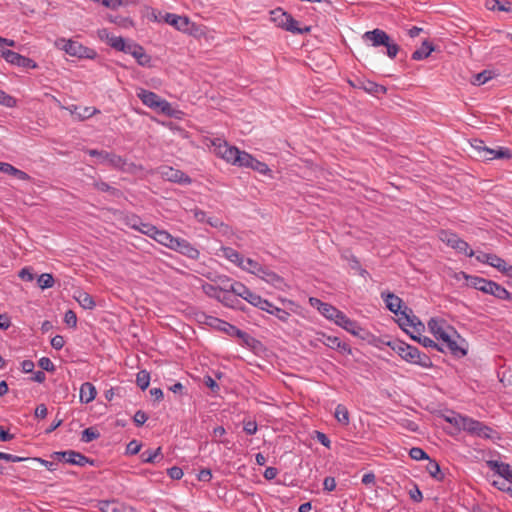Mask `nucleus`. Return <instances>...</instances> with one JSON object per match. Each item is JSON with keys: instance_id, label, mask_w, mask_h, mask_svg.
Listing matches in <instances>:
<instances>
[{"instance_id": "nucleus-1", "label": "nucleus", "mask_w": 512, "mask_h": 512, "mask_svg": "<svg viewBox=\"0 0 512 512\" xmlns=\"http://www.w3.org/2000/svg\"><path fill=\"white\" fill-rule=\"evenodd\" d=\"M462 275L467 282V286L472 287L485 294L494 296L498 300L512 301V294L502 285L493 280H489L479 276L467 275L465 272L455 273V277L459 279Z\"/></svg>"}, {"instance_id": "nucleus-2", "label": "nucleus", "mask_w": 512, "mask_h": 512, "mask_svg": "<svg viewBox=\"0 0 512 512\" xmlns=\"http://www.w3.org/2000/svg\"><path fill=\"white\" fill-rule=\"evenodd\" d=\"M387 345L409 363L417 364L425 368L432 365L430 357L425 353H421L415 346H411L400 340L389 341Z\"/></svg>"}, {"instance_id": "nucleus-3", "label": "nucleus", "mask_w": 512, "mask_h": 512, "mask_svg": "<svg viewBox=\"0 0 512 512\" xmlns=\"http://www.w3.org/2000/svg\"><path fill=\"white\" fill-rule=\"evenodd\" d=\"M471 147L479 158L486 161L512 158V151L509 148L498 146L496 149H492L487 147L484 141L480 139H474L471 142Z\"/></svg>"}, {"instance_id": "nucleus-4", "label": "nucleus", "mask_w": 512, "mask_h": 512, "mask_svg": "<svg viewBox=\"0 0 512 512\" xmlns=\"http://www.w3.org/2000/svg\"><path fill=\"white\" fill-rule=\"evenodd\" d=\"M137 97L147 107L160 111L161 113L167 116H172L173 109L171 107V104L166 100L162 99L156 93L141 88L137 92Z\"/></svg>"}, {"instance_id": "nucleus-5", "label": "nucleus", "mask_w": 512, "mask_h": 512, "mask_svg": "<svg viewBox=\"0 0 512 512\" xmlns=\"http://www.w3.org/2000/svg\"><path fill=\"white\" fill-rule=\"evenodd\" d=\"M57 45L73 57L94 59L97 56L94 49L85 47L78 41L59 39Z\"/></svg>"}, {"instance_id": "nucleus-6", "label": "nucleus", "mask_w": 512, "mask_h": 512, "mask_svg": "<svg viewBox=\"0 0 512 512\" xmlns=\"http://www.w3.org/2000/svg\"><path fill=\"white\" fill-rule=\"evenodd\" d=\"M52 457L58 461H63L65 463L77 465L80 467H83L86 464L94 465L93 459H90L82 453L74 450L54 452Z\"/></svg>"}, {"instance_id": "nucleus-7", "label": "nucleus", "mask_w": 512, "mask_h": 512, "mask_svg": "<svg viewBox=\"0 0 512 512\" xmlns=\"http://www.w3.org/2000/svg\"><path fill=\"white\" fill-rule=\"evenodd\" d=\"M164 21L176 28L178 31L188 33L190 35H195L197 31L196 25L190 21V19L186 16H180L173 13H166L164 16Z\"/></svg>"}, {"instance_id": "nucleus-8", "label": "nucleus", "mask_w": 512, "mask_h": 512, "mask_svg": "<svg viewBox=\"0 0 512 512\" xmlns=\"http://www.w3.org/2000/svg\"><path fill=\"white\" fill-rule=\"evenodd\" d=\"M0 56L4 58L8 63L18 67H23L26 69H35L38 67L37 63L31 58L25 57L9 49L0 50Z\"/></svg>"}, {"instance_id": "nucleus-9", "label": "nucleus", "mask_w": 512, "mask_h": 512, "mask_svg": "<svg viewBox=\"0 0 512 512\" xmlns=\"http://www.w3.org/2000/svg\"><path fill=\"white\" fill-rule=\"evenodd\" d=\"M348 83L351 87L361 89L366 93L374 96H377L379 94H385L387 92L385 86L380 85L366 78L357 77L353 80H348Z\"/></svg>"}, {"instance_id": "nucleus-10", "label": "nucleus", "mask_w": 512, "mask_h": 512, "mask_svg": "<svg viewBox=\"0 0 512 512\" xmlns=\"http://www.w3.org/2000/svg\"><path fill=\"white\" fill-rule=\"evenodd\" d=\"M468 342L450 326V354L456 358H462L468 353Z\"/></svg>"}, {"instance_id": "nucleus-11", "label": "nucleus", "mask_w": 512, "mask_h": 512, "mask_svg": "<svg viewBox=\"0 0 512 512\" xmlns=\"http://www.w3.org/2000/svg\"><path fill=\"white\" fill-rule=\"evenodd\" d=\"M159 173L163 179L182 185L191 184L192 179L179 169H175L171 166H162L159 168Z\"/></svg>"}, {"instance_id": "nucleus-12", "label": "nucleus", "mask_w": 512, "mask_h": 512, "mask_svg": "<svg viewBox=\"0 0 512 512\" xmlns=\"http://www.w3.org/2000/svg\"><path fill=\"white\" fill-rule=\"evenodd\" d=\"M100 163H108L112 168L123 172H130L135 167L134 163H128L122 156L108 151H104Z\"/></svg>"}, {"instance_id": "nucleus-13", "label": "nucleus", "mask_w": 512, "mask_h": 512, "mask_svg": "<svg viewBox=\"0 0 512 512\" xmlns=\"http://www.w3.org/2000/svg\"><path fill=\"white\" fill-rule=\"evenodd\" d=\"M171 250L176 251L192 260H198L200 257V251L188 240L180 237H176Z\"/></svg>"}, {"instance_id": "nucleus-14", "label": "nucleus", "mask_w": 512, "mask_h": 512, "mask_svg": "<svg viewBox=\"0 0 512 512\" xmlns=\"http://www.w3.org/2000/svg\"><path fill=\"white\" fill-rule=\"evenodd\" d=\"M126 54L132 55L137 63L143 67H149L151 63V57L145 52L144 48L134 41H129L124 51Z\"/></svg>"}, {"instance_id": "nucleus-15", "label": "nucleus", "mask_w": 512, "mask_h": 512, "mask_svg": "<svg viewBox=\"0 0 512 512\" xmlns=\"http://www.w3.org/2000/svg\"><path fill=\"white\" fill-rule=\"evenodd\" d=\"M399 326L405 330V327H413L416 331H420V329H424V325L421 321L413 315V311L408 306H404L401 311V316L398 318Z\"/></svg>"}, {"instance_id": "nucleus-16", "label": "nucleus", "mask_w": 512, "mask_h": 512, "mask_svg": "<svg viewBox=\"0 0 512 512\" xmlns=\"http://www.w3.org/2000/svg\"><path fill=\"white\" fill-rule=\"evenodd\" d=\"M399 326L405 330V327H413L416 331H420V329H424V325L421 321L413 315V311L408 306H404L401 311V316L398 318Z\"/></svg>"}, {"instance_id": "nucleus-17", "label": "nucleus", "mask_w": 512, "mask_h": 512, "mask_svg": "<svg viewBox=\"0 0 512 512\" xmlns=\"http://www.w3.org/2000/svg\"><path fill=\"white\" fill-rule=\"evenodd\" d=\"M450 425L454 426L458 430L469 432L470 430L474 429L473 425L477 426L478 424L477 420L462 416L461 414L454 411H450Z\"/></svg>"}, {"instance_id": "nucleus-18", "label": "nucleus", "mask_w": 512, "mask_h": 512, "mask_svg": "<svg viewBox=\"0 0 512 512\" xmlns=\"http://www.w3.org/2000/svg\"><path fill=\"white\" fill-rule=\"evenodd\" d=\"M381 297L384 300L386 307L389 311H391L395 315L401 316V311L403 310L404 306H402L403 301L400 297L391 292H382Z\"/></svg>"}, {"instance_id": "nucleus-19", "label": "nucleus", "mask_w": 512, "mask_h": 512, "mask_svg": "<svg viewBox=\"0 0 512 512\" xmlns=\"http://www.w3.org/2000/svg\"><path fill=\"white\" fill-rule=\"evenodd\" d=\"M450 247L466 257L475 255V252L470 248L469 244L454 233H450Z\"/></svg>"}, {"instance_id": "nucleus-20", "label": "nucleus", "mask_w": 512, "mask_h": 512, "mask_svg": "<svg viewBox=\"0 0 512 512\" xmlns=\"http://www.w3.org/2000/svg\"><path fill=\"white\" fill-rule=\"evenodd\" d=\"M363 37L364 39L371 41L372 45L375 47L385 46L388 44V41H390V36L385 31L378 28L372 31H367Z\"/></svg>"}, {"instance_id": "nucleus-21", "label": "nucleus", "mask_w": 512, "mask_h": 512, "mask_svg": "<svg viewBox=\"0 0 512 512\" xmlns=\"http://www.w3.org/2000/svg\"><path fill=\"white\" fill-rule=\"evenodd\" d=\"M218 293L220 294L217 296V300L226 307L243 310V308L239 306V304H241L240 300L229 290L227 286L222 288Z\"/></svg>"}, {"instance_id": "nucleus-22", "label": "nucleus", "mask_w": 512, "mask_h": 512, "mask_svg": "<svg viewBox=\"0 0 512 512\" xmlns=\"http://www.w3.org/2000/svg\"><path fill=\"white\" fill-rule=\"evenodd\" d=\"M150 238L155 240L157 243L171 249L174 245V241L176 237L172 236L168 231L159 229L157 227L154 228Z\"/></svg>"}, {"instance_id": "nucleus-23", "label": "nucleus", "mask_w": 512, "mask_h": 512, "mask_svg": "<svg viewBox=\"0 0 512 512\" xmlns=\"http://www.w3.org/2000/svg\"><path fill=\"white\" fill-rule=\"evenodd\" d=\"M341 328L345 329L347 332L351 333L354 336H357L363 340H365L368 336V331L362 328L358 322L346 318V320L342 323Z\"/></svg>"}, {"instance_id": "nucleus-24", "label": "nucleus", "mask_w": 512, "mask_h": 512, "mask_svg": "<svg viewBox=\"0 0 512 512\" xmlns=\"http://www.w3.org/2000/svg\"><path fill=\"white\" fill-rule=\"evenodd\" d=\"M488 467L499 474L503 479L510 480L512 478V468L509 464L499 462L497 460H490L487 462Z\"/></svg>"}, {"instance_id": "nucleus-25", "label": "nucleus", "mask_w": 512, "mask_h": 512, "mask_svg": "<svg viewBox=\"0 0 512 512\" xmlns=\"http://www.w3.org/2000/svg\"><path fill=\"white\" fill-rule=\"evenodd\" d=\"M258 276L276 288L281 287V285L284 283V279L281 276L263 266L262 271H260V275Z\"/></svg>"}, {"instance_id": "nucleus-26", "label": "nucleus", "mask_w": 512, "mask_h": 512, "mask_svg": "<svg viewBox=\"0 0 512 512\" xmlns=\"http://www.w3.org/2000/svg\"><path fill=\"white\" fill-rule=\"evenodd\" d=\"M97 395L95 386L90 382H85L80 387V401L88 404L92 402Z\"/></svg>"}, {"instance_id": "nucleus-27", "label": "nucleus", "mask_w": 512, "mask_h": 512, "mask_svg": "<svg viewBox=\"0 0 512 512\" xmlns=\"http://www.w3.org/2000/svg\"><path fill=\"white\" fill-rule=\"evenodd\" d=\"M428 328L437 339L443 340L448 345V332L443 329L439 320L431 318L428 322Z\"/></svg>"}, {"instance_id": "nucleus-28", "label": "nucleus", "mask_w": 512, "mask_h": 512, "mask_svg": "<svg viewBox=\"0 0 512 512\" xmlns=\"http://www.w3.org/2000/svg\"><path fill=\"white\" fill-rule=\"evenodd\" d=\"M0 172L9 174V175H13L16 178L23 180V181L30 180V176L26 172L14 167L13 165L6 163V162H0Z\"/></svg>"}, {"instance_id": "nucleus-29", "label": "nucleus", "mask_w": 512, "mask_h": 512, "mask_svg": "<svg viewBox=\"0 0 512 512\" xmlns=\"http://www.w3.org/2000/svg\"><path fill=\"white\" fill-rule=\"evenodd\" d=\"M267 304H268L269 306H268V307H267V306H262L261 310L266 311L267 313H269V314H271V315H274V316H275V317H277L281 322L286 323V322L289 320V318H290L291 314H290L288 311H286V310H284V309H282V308H279V307L275 306L274 304H272V303H271V302H269L268 300H267Z\"/></svg>"}, {"instance_id": "nucleus-30", "label": "nucleus", "mask_w": 512, "mask_h": 512, "mask_svg": "<svg viewBox=\"0 0 512 512\" xmlns=\"http://www.w3.org/2000/svg\"><path fill=\"white\" fill-rule=\"evenodd\" d=\"M221 251L226 259L236 264L240 268L244 267V257L238 251L231 247H222Z\"/></svg>"}, {"instance_id": "nucleus-31", "label": "nucleus", "mask_w": 512, "mask_h": 512, "mask_svg": "<svg viewBox=\"0 0 512 512\" xmlns=\"http://www.w3.org/2000/svg\"><path fill=\"white\" fill-rule=\"evenodd\" d=\"M432 51H434L432 43L425 40L423 41L421 47H419L412 53L411 58L415 61L423 60L427 58L432 53Z\"/></svg>"}, {"instance_id": "nucleus-32", "label": "nucleus", "mask_w": 512, "mask_h": 512, "mask_svg": "<svg viewBox=\"0 0 512 512\" xmlns=\"http://www.w3.org/2000/svg\"><path fill=\"white\" fill-rule=\"evenodd\" d=\"M211 327L216 330L222 331L232 337L234 336L236 330L238 329L236 326H234L222 319H219L217 317H215V319L212 320Z\"/></svg>"}, {"instance_id": "nucleus-33", "label": "nucleus", "mask_w": 512, "mask_h": 512, "mask_svg": "<svg viewBox=\"0 0 512 512\" xmlns=\"http://www.w3.org/2000/svg\"><path fill=\"white\" fill-rule=\"evenodd\" d=\"M324 344L326 346H328L329 348H331V349H337V350H340V351H343V352H347L348 354L351 353L350 346L347 343L342 342L336 336H327L326 340L324 341Z\"/></svg>"}, {"instance_id": "nucleus-34", "label": "nucleus", "mask_w": 512, "mask_h": 512, "mask_svg": "<svg viewBox=\"0 0 512 512\" xmlns=\"http://www.w3.org/2000/svg\"><path fill=\"white\" fill-rule=\"evenodd\" d=\"M101 512H123V505L116 500H102L98 503Z\"/></svg>"}, {"instance_id": "nucleus-35", "label": "nucleus", "mask_w": 512, "mask_h": 512, "mask_svg": "<svg viewBox=\"0 0 512 512\" xmlns=\"http://www.w3.org/2000/svg\"><path fill=\"white\" fill-rule=\"evenodd\" d=\"M428 464L426 466L427 472L430 474L431 477L438 481H443L445 478V473L441 471L440 465L437 461L431 459L429 457Z\"/></svg>"}, {"instance_id": "nucleus-36", "label": "nucleus", "mask_w": 512, "mask_h": 512, "mask_svg": "<svg viewBox=\"0 0 512 512\" xmlns=\"http://www.w3.org/2000/svg\"><path fill=\"white\" fill-rule=\"evenodd\" d=\"M285 30L294 34H306L311 30L310 26L299 27V22L295 20L291 15L289 16L285 25Z\"/></svg>"}, {"instance_id": "nucleus-37", "label": "nucleus", "mask_w": 512, "mask_h": 512, "mask_svg": "<svg viewBox=\"0 0 512 512\" xmlns=\"http://www.w3.org/2000/svg\"><path fill=\"white\" fill-rule=\"evenodd\" d=\"M485 6L492 11L509 12L512 10V3L509 1L500 2L499 0H487Z\"/></svg>"}, {"instance_id": "nucleus-38", "label": "nucleus", "mask_w": 512, "mask_h": 512, "mask_svg": "<svg viewBox=\"0 0 512 512\" xmlns=\"http://www.w3.org/2000/svg\"><path fill=\"white\" fill-rule=\"evenodd\" d=\"M495 76V73L491 70H483L480 73L474 74L471 77V83L476 86H480L491 80Z\"/></svg>"}, {"instance_id": "nucleus-39", "label": "nucleus", "mask_w": 512, "mask_h": 512, "mask_svg": "<svg viewBox=\"0 0 512 512\" xmlns=\"http://www.w3.org/2000/svg\"><path fill=\"white\" fill-rule=\"evenodd\" d=\"M488 265L496 268L499 272L505 273L507 268H509L510 265H507L506 261L502 259L501 257L497 256L496 254L489 255L488 258Z\"/></svg>"}, {"instance_id": "nucleus-40", "label": "nucleus", "mask_w": 512, "mask_h": 512, "mask_svg": "<svg viewBox=\"0 0 512 512\" xmlns=\"http://www.w3.org/2000/svg\"><path fill=\"white\" fill-rule=\"evenodd\" d=\"M335 418L343 426H347L350 422L348 409L343 404H338L335 408Z\"/></svg>"}, {"instance_id": "nucleus-41", "label": "nucleus", "mask_w": 512, "mask_h": 512, "mask_svg": "<svg viewBox=\"0 0 512 512\" xmlns=\"http://www.w3.org/2000/svg\"><path fill=\"white\" fill-rule=\"evenodd\" d=\"M211 146L214 149V153L220 158H222L226 154L228 147H230L227 141L222 140L220 138L213 139L211 141Z\"/></svg>"}, {"instance_id": "nucleus-42", "label": "nucleus", "mask_w": 512, "mask_h": 512, "mask_svg": "<svg viewBox=\"0 0 512 512\" xmlns=\"http://www.w3.org/2000/svg\"><path fill=\"white\" fill-rule=\"evenodd\" d=\"M161 447L155 450L147 449L140 454L141 461L143 463H155L158 456H161Z\"/></svg>"}, {"instance_id": "nucleus-43", "label": "nucleus", "mask_w": 512, "mask_h": 512, "mask_svg": "<svg viewBox=\"0 0 512 512\" xmlns=\"http://www.w3.org/2000/svg\"><path fill=\"white\" fill-rule=\"evenodd\" d=\"M75 298L84 309H93L96 305L93 297L86 292H79V295Z\"/></svg>"}, {"instance_id": "nucleus-44", "label": "nucleus", "mask_w": 512, "mask_h": 512, "mask_svg": "<svg viewBox=\"0 0 512 512\" xmlns=\"http://www.w3.org/2000/svg\"><path fill=\"white\" fill-rule=\"evenodd\" d=\"M477 424V426L473 425L474 429L470 430L469 433L483 438H491V433L493 432V429L479 421H477Z\"/></svg>"}, {"instance_id": "nucleus-45", "label": "nucleus", "mask_w": 512, "mask_h": 512, "mask_svg": "<svg viewBox=\"0 0 512 512\" xmlns=\"http://www.w3.org/2000/svg\"><path fill=\"white\" fill-rule=\"evenodd\" d=\"M94 186L97 190H99L101 192H107L114 197L122 196V192L119 189L110 186L106 182H103V181L95 182Z\"/></svg>"}, {"instance_id": "nucleus-46", "label": "nucleus", "mask_w": 512, "mask_h": 512, "mask_svg": "<svg viewBox=\"0 0 512 512\" xmlns=\"http://www.w3.org/2000/svg\"><path fill=\"white\" fill-rule=\"evenodd\" d=\"M290 14L283 12L281 9L275 10L272 12V20L276 23L278 27L285 29V25L289 18Z\"/></svg>"}, {"instance_id": "nucleus-47", "label": "nucleus", "mask_w": 512, "mask_h": 512, "mask_svg": "<svg viewBox=\"0 0 512 512\" xmlns=\"http://www.w3.org/2000/svg\"><path fill=\"white\" fill-rule=\"evenodd\" d=\"M241 269L255 275H260V271H262V265L251 258H247L244 259V267H241Z\"/></svg>"}, {"instance_id": "nucleus-48", "label": "nucleus", "mask_w": 512, "mask_h": 512, "mask_svg": "<svg viewBox=\"0 0 512 512\" xmlns=\"http://www.w3.org/2000/svg\"><path fill=\"white\" fill-rule=\"evenodd\" d=\"M136 384L141 390H146L150 384V374L146 370H141L136 375Z\"/></svg>"}, {"instance_id": "nucleus-49", "label": "nucleus", "mask_w": 512, "mask_h": 512, "mask_svg": "<svg viewBox=\"0 0 512 512\" xmlns=\"http://www.w3.org/2000/svg\"><path fill=\"white\" fill-rule=\"evenodd\" d=\"M55 280L52 274L43 273L37 279V284L41 289H48L54 286Z\"/></svg>"}, {"instance_id": "nucleus-50", "label": "nucleus", "mask_w": 512, "mask_h": 512, "mask_svg": "<svg viewBox=\"0 0 512 512\" xmlns=\"http://www.w3.org/2000/svg\"><path fill=\"white\" fill-rule=\"evenodd\" d=\"M235 159L234 165L249 168L254 157L245 151H240Z\"/></svg>"}, {"instance_id": "nucleus-51", "label": "nucleus", "mask_w": 512, "mask_h": 512, "mask_svg": "<svg viewBox=\"0 0 512 512\" xmlns=\"http://www.w3.org/2000/svg\"><path fill=\"white\" fill-rule=\"evenodd\" d=\"M109 45L117 51L124 52L129 41H125L122 37L112 36L108 41Z\"/></svg>"}, {"instance_id": "nucleus-52", "label": "nucleus", "mask_w": 512, "mask_h": 512, "mask_svg": "<svg viewBox=\"0 0 512 512\" xmlns=\"http://www.w3.org/2000/svg\"><path fill=\"white\" fill-rule=\"evenodd\" d=\"M100 437V433L92 427L86 428L82 431L81 441L90 443Z\"/></svg>"}, {"instance_id": "nucleus-53", "label": "nucleus", "mask_w": 512, "mask_h": 512, "mask_svg": "<svg viewBox=\"0 0 512 512\" xmlns=\"http://www.w3.org/2000/svg\"><path fill=\"white\" fill-rule=\"evenodd\" d=\"M349 266L352 270L357 271L362 277H366L369 275L368 271L361 267L360 261L354 255H351L348 258Z\"/></svg>"}, {"instance_id": "nucleus-54", "label": "nucleus", "mask_w": 512, "mask_h": 512, "mask_svg": "<svg viewBox=\"0 0 512 512\" xmlns=\"http://www.w3.org/2000/svg\"><path fill=\"white\" fill-rule=\"evenodd\" d=\"M233 337H237V338L241 339L243 344L248 347H252L254 345V343L258 342L254 337H252L245 331L240 330L239 328L236 330Z\"/></svg>"}, {"instance_id": "nucleus-55", "label": "nucleus", "mask_w": 512, "mask_h": 512, "mask_svg": "<svg viewBox=\"0 0 512 512\" xmlns=\"http://www.w3.org/2000/svg\"><path fill=\"white\" fill-rule=\"evenodd\" d=\"M16 99L7 94L5 91L3 90H0V104L5 106V107H8V108H13L16 106Z\"/></svg>"}, {"instance_id": "nucleus-56", "label": "nucleus", "mask_w": 512, "mask_h": 512, "mask_svg": "<svg viewBox=\"0 0 512 512\" xmlns=\"http://www.w3.org/2000/svg\"><path fill=\"white\" fill-rule=\"evenodd\" d=\"M247 302H249L251 305L261 309L262 306H269L267 304V299H263L260 295L252 292L251 295L248 297Z\"/></svg>"}, {"instance_id": "nucleus-57", "label": "nucleus", "mask_w": 512, "mask_h": 512, "mask_svg": "<svg viewBox=\"0 0 512 512\" xmlns=\"http://www.w3.org/2000/svg\"><path fill=\"white\" fill-rule=\"evenodd\" d=\"M194 317H195V320L199 324H204V325H207V326H210V327L212 325V320L215 319L214 316H210V315H208V314H206L205 312H202V311L195 312L194 313Z\"/></svg>"}, {"instance_id": "nucleus-58", "label": "nucleus", "mask_w": 512, "mask_h": 512, "mask_svg": "<svg viewBox=\"0 0 512 512\" xmlns=\"http://www.w3.org/2000/svg\"><path fill=\"white\" fill-rule=\"evenodd\" d=\"M409 456L416 461L429 459L428 454L420 447H413L409 451Z\"/></svg>"}, {"instance_id": "nucleus-59", "label": "nucleus", "mask_w": 512, "mask_h": 512, "mask_svg": "<svg viewBox=\"0 0 512 512\" xmlns=\"http://www.w3.org/2000/svg\"><path fill=\"white\" fill-rule=\"evenodd\" d=\"M249 168H251L261 174H264V175L271 171L266 163L261 162L255 158L252 160Z\"/></svg>"}, {"instance_id": "nucleus-60", "label": "nucleus", "mask_w": 512, "mask_h": 512, "mask_svg": "<svg viewBox=\"0 0 512 512\" xmlns=\"http://www.w3.org/2000/svg\"><path fill=\"white\" fill-rule=\"evenodd\" d=\"M155 227V225L143 222L142 219H140V223H138V228H135V230L150 237Z\"/></svg>"}, {"instance_id": "nucleus-61", "label": "nucleus", "mask_w": 512, "mask_h": 512, "mask_svg": "<svg viewBox=\"0 0 512 512\" xmlns=\"http://www.w3.org/2000/svg\"><path fill=\"white\" fill-rule=\"evenodd\" d=\"M239 152L240 150L237 147L230 146L228 147V150L226 154L222 157V159L234 165L236 161L235 158L238 156Z\"/></svg>"}, {"instance_id": "nucleus-62", "label": "nucleus", "mask_w": 512, "mask_h": 512, "mask_svg": "<svg viewBox=\"0 0 512 512\" xmlns=\"http://www.w3.org/2000/svg\"><path fill=\"white\" fill-rule=\"evenodd\" d=\"M337 311V308L334 307L333 305L329 304V303H324V305L322 306V308H320V313L327 319H331L334 315V313H336Z\"/></svg>"}, {"instance_id": "nucleus-63", "label": "nucleus", "mask_w": 512, "mask_h": 512, "mask_svg": "<svg viewBox=\"0 0 512 512\" xmlns=\"http://www.w3.org/2000/svg\"><path fill=\"white\" fill-rule=\"evenodd\" d=\"M38 365L42 370H45L47 372H54L55 371V365L48 357H42L38 361Z\"/></svg>"}, {"instance_id": "nucleus-64", "label": "nucleus", "mask_w": 512, "mask_h": 512, "mask_svg": "<svg viewBox=\"0 0 512 512\" xmlns=\"http://www.w3.org/2000/svg\"><path fill=\"white\" fill-rule=\"evenodd\" d=\"M64 322L71 328H76L77 326V316L73 310L66 311L64 315Z\"/></svg>"}]
</instances>
